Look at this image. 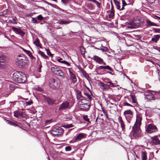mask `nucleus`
<instances>
[{
    "mask_svg": "<svg viewBox=\"0 0 160 160\" xmlns=\"http://www.w3.org/2000/svg\"><path fill=\"white\" fill-rule=\"evenodd\" d=\"M15 61L19 67L23 68H27L29 64L28 58L23 54L18 55Z\"/></svg>",
    "mask_w": 160,
    "mask_h": 160,
    "instance_id": "nucleus-1",
    "label": "nucleus"
},
{
    "mask_svg": "<svg viewBox=\"0 0 160 160\" xmlns=\"http://www.w3.org/2000/svg\"><path fill=\"white\" fill-rule=\"evenodd\" d=\"M142 118L139 115H137L136 121L132 127V134L134 137H136L141 133L140 126L141 124Z\"/></svg>",
    "mask_w": 160,
    "mask_h": 160,
    "instance_id": "nucleus-2",
    "label": "nucleus"
},
{
    "mask_svg": "<svg viewBox=\"0 0 160 160\" xmlns=\"http://www.w3.org/2000/svg\"><path fill=\"white\" fill-rule=\"evenodd\" d=\"M13 78L15 81L19 83H24L27 80L26 75L20 72H15L13 74Z\"/></svg>",
    "mask_w": 160,
    "mask_h": 160,
    "instance_id": "nucleus-3",
    "label": "nucleus"
},
{
    "mask_svg": "<svg viewBox=\"0 0 160 160\" xmlns=\"http://www.w3.org/2000/svg\"><path fill=\"white\" fill-rule=\"evenodd\" d=\"M156 127L152 124H148L146 128V131L148 133H151L157 131Z\"/></svg>",
    "mask_w": 160,
    "mask_h": 160,
    "instance_id": "nucleus-4",
    "label": "nucleus"
},
{
    "mask_svg": "<svg viewBox=\"0 0 160 160\" xmlns=\"http://www.w3.org/2000/svg\"><path fill=\"white\" fill-rule=\"evenodd\" d=\"M14 116L17 118H25L26 115L24 112L19 111H16L14 112Z\"/></svg>",
    "mask_w": 160,
    "mask_h": 160,
    "instance_id": "nucleus-5",
    "label": "nucleus"
},
{
    "mask_svg": "<svg viewBox=\"0 0 160 160\" xmlns=\"http://www.w3.org/2000/svg\"><path fill=\"white\" fill-rule=\"evenodd\" d=\"M58 83V82L57 81L53 79L50 83L49 86L51 88L53 89L59 88L60 87V82H59V83Z\"/></svg>",
    "mask_w": 160,
    "mask_h": 160,
    "instance_id": "nucleus-6",
    "label": "nucleus"
},
{
    "mask_svg": "<svg viewBox=\"0 0 160 160\" xmlns=\"http://www.w3.org/2000/svg\"><path fill=\"white\" fill-rule=\"evenodd\" d=\"M7 59L6 56L1 55H0V67L2 68L5 67V64Z\"/></svg>",
    "mask_w": 160,
    "mask_h": 160,
    "instance_id": "nucleus-7",
    "label": "nucleus"
},
{
    "mask_svg": "<svg viewBox=\"0 0 160 160\" xmlns=\"http://www.w3.org/2000/svg\"><path fill=\"white\" fill-rule=\"evenodd\" d=\"M70 108V103L68 101H65L61 104V110H65Z\"/></svg>",
    "mask_w": 160,
    "mask_h": 160,
    "instance_id": "nucleus-8",
    "label": "nucleus"
},
{
    "mask_svg": "<svg viewBox=\"0 0 160 160\" xmlns=\"http://www.w3.org/2000/svg\"><path fill=\"white\" fill-rule=\"evenodd\" d=\"M152 142L155 145H160V140L158 136H155L151 137Z\"/></svg>",
    "mask_w": 160,
    "mask_h": 160,
    "instance_id": "nucleus-9",
    "label": "nucleus"
},
{
    "mask_svg": "<svg viewBox=\"0 0 160 160\" xmlns=\"http://www.w3.org/2000/svg\"><path fill=\"white\" fill-rule=\"evenodd\" d=\"M12 29L17 34H18L21 36H23L25 34V33L21 29L17 28L16 27H12Z\"/></svg>",
    "mask_w": 160,
    "mask_h": 160,
    "instance_id": "nucleus-10",
    "label": "nucleus"
},
{
    "mask_svg": "<svg viewBox=\"0 0 160 160\" xmlns=\"http://www.w3.org/2000/svg\"><path fill=\"white\" fill-rule=\"evenodd\" d=\"M92 59L94 60L96 62L100 64H102V63L103 62V59L96 55L94 56Z\"/></svg>",
    "mask_w": 160,
    "mask_h": 160,
    "instance_id": "nucleus-11",
    "label": "nucleus"
},
{
    "mask_svg": "<svg viewBox=\"0 0 160 160\" xmlns=\"http://www.w3.org/2000/svg\"><path fill=\"white\" fill-rule=\"evenodd\" d=\"M91 100L86 99L85 98H83L79 100L78 103L80 104H90Z\"/></svg>",
    "mask_w": 160,
    "mask_h": 160,
    "instance_id": "nucleus-12",
    "label": "nucleus"
},
{
    "mask_svg": "<svg viewBox=\"0 0 160 160\" xmlns=\"http://www.w3.org/2000/svg\"><path fill=\"white\" fill-rule=\"evenodd\" d=\"M69 71V74L70 75V79H71L72 82L73 83H76L77 82V79L75 75L70 70V69L68 68Z\"/></svg>",
    "mask_w": 160,
    "mask_h": 160,
    "instance_id": "nucleus-13",
    "label": "nucleus"
},
{
    "mask_svg": "<svg viewBox=\"0 0 160 160\" xmlns=\"http://www.w3.org/2000/svg\"><path fill=\"white\" fill-rule=\"evenodd\" d=\"M79 107L80 109L83 111H88L90 107V104H80Z\"/></svg>",
    "mask_w": 160,
    "mask_h": 160,
    "instance_id": "nucleus-14",
    "label": "nucleus"
},
{
    "mask_svg": "<svg viewBox=\"0 0 160 160\" xmlns=\"http://www.w3.org/2000/svg\"><path fill=\"white\" fill-rule=\"evenodd\" d=\"M51 70L54 74L58 76H60V70L59 68L54 66L51 68Z\"/></svg>",
    "mask_w": 160,
    "mask_h": 160,
    "instance_id": "nucleus-15",
    "label": "nucleus"
},
{
    "mask_svg": "<svg viewBox=\"0 0 160 160\" xmlns=\"http://www.w3.org/2000/svg\"><path fill=\"white\" fill-rule=\"evenodd\" d=\"M97 68L98 70L107 69L110 71H112L113 70L108 65L106 66H99Z\"/></svg>",
    "mask_w": 160,
    "mask_h": 160,
    "instance_id": "nucleus-16",
    "label": "nucleus"
},
{
    "mask_svg": "<svg viewBox=\"0 0 160 160\" xmlns=\"http://www.w3.org/2000/svg\"><path fill=\"white\" fill-rule=\"evenodd\" d=\"M146 25L147 27H151L152 26H158L152 22L150 20L147 19L146 20Z\"/></svg>",
    "mask_w": 160,
    "mask_h": 160,
    "instance_id": "nucleus-17",
    "label": "nucleus"
},
{
    "mask_svg": "<svg viewBox=\"0 0 160 160\" xmlns=\"http://www.w3.org/2000/svg\"><path fill=\"white\" fill-rule=\"evenodd\" d=\"M45 100L47 102L48 104L52 106L53 104H56L57 102H56L55 101H53L49 98H46Z\"/></svg>",
    "mask_w": 160,
    "mask_h": 160,
    "instance_id": "nucleus-18",
    "label": "nucleus"
},
{
    "mask_svg": "<svg viewBox=\"0 0 160 160\" xmlns=\"http://www.w3.org/2000/svg\"><path fill=\"white\" fill-rule=\"evenodd\" d=\"M145 98L148 101L154 100L155 99V97L151 93L148 94H145Z\"/></svg>",
    "mask_w": 160,
    "mask_h": 160,
    "instance_id": "nucleus-19",
    "label": "nucleus"
},
{
    "mask_svg": "<svg viewBox=\"0 0 160 160\" xmlns=\"http://www.w3.org/2000/svg\"><path fill=\"white\" fill-rule=\"evenodd\" d=\"M118 120L120 124V125L122 130H124L125 128V125L122 119V117L120 116L118 118Z\"/></svg>",
    "mask_w": 160,
    "mask_h": 160,
    "instance_id": "nucleus-20",
    "label": "nucleus"
},
{
    "mask_svg": "<svg viewBox=\"0 0 160 160\" xmlns=\"http://www.w3.org/2000/svg\"><path fill=\"white\" fill-rule=\"evenodd\" d=\"M76 95L77 96V98L79 100L80 99L83 98V97L82 95L81 92L79 90H76Z\"/></svg>",
    "mask_w": 160,
    "mask_h": 160,
    "instance_id": "nucleus-21",
    "label": "nucleus"
},
{
    "mask_svg": "<svg viewBox=\"0 0 160 160\" xmlns=\"http://www.w3.org/2000/svg\"><path fill=\"white\" fill-rule=\"evenodd\" d=\"M113 1L116 6L117 8L120 11L122 10L121 9L122 8L120 7V3L117 0H113Z\"/></svg>",
    "mask_w": 160,
    "mask_h": 160,
    "instance_id": "nucleus-22",
    "label": "nucleus"
},
{
    "mask_svg": "<svg viewBox=\"0 0 160 160\" xmlns=\"http://www.w3.org/2000/svg\"><path fill=\"white\" fill-rule=\"evenodd\" d=\"M21 48L23 50V51L25 52L31 58V59H34V57H33L30 51L27 50L22 48Z\"/></svg>",
    "mask_w": 160,
    "mask_h": 160,
    "instance_id": "nucleus-23",
    "label": "nucleus"
},
{
    "mask_svg": "<svg viewBox=\"0 0 160 160\" xmlns=\"http://www.w3.org/2000/svg\"><path fill=\"white\" fill-rule=\"evenodd\" d=\"M147 153L146 152H142L141 153V159L142 160H147Z\"/></svg>",
    "mask_w": 160,
    "mask_h": 160,
    "instance_id": "nucleus-24",
    "label": "nucleus"
},
{
    "mask_svg": "<svg viewBox=\"0 0 160 160\" xmlns=\"http://www.w3.org/2000/svg\"><path fill=\"white\" fill-rule=\"evenodd\" d=\"M85 134L81 133L79 134L75 138V140H79L84 137Z\"/></svg>",
    "mask_w": 160,
    "mask_h": 160,
    "instance_id": "nucleus-25",
    "label": "nucleus"
},
{
    "mask_svg": "<svg viewBox=\"0 0 160 160\" xmlns=\"http://www.w3.org/2000/svg\"><path fill=\"white\" fill-rule=\"evenodd\" d=\"M160 38V36L159 35H155L154 36L153 38H152V40L156 42L159 40Z\"/></svg>",
    "mask_w": 160,
    "mask_h": 160,
    "instance_id": "nucleus-26",
    "label": "nucleus"
},
{
    "mask_svg": "<svg viewBox=\"0 0 160 160\" xmlns=\"http://www.w3.org/2000/svg\"><path fill=\"white\" fill-rule=\"evenodd\" d=\"M133 114V112L130 110H128L125 111L124 112V115H132Z\"/></svg>",
    "mask_w": 160,
    "mask_h": 160,
    "instance_id": "nucleus-27",
    "label": "nucleus"
},
{
    "mask_svg": "<svg viewBox=\"0 0 160 160\" xmlns=\"http://www.w3.org/2000/svg\"><path fill=\"white\" fill-rule=\"evenodd\" d=\"M38 53L41 55V56L43 58H44L45 59H46V58H47L48 57L46 55H45L44 53L39 50V51H38Z\"/></svg>",
    "mask_w": 160,
    "mask_h": 160,
    "instance_id": "nucleus-28",
    "label": "nucleus"
},
{
    "mask_svg": "<svg viewBox=\"0 0 160 160\" xmlns=\"http://www.w3.org/2000/svg\"><path fill=\"white\" fill-rule=\"evenodd\" d=\"M62 59L61 58V60ZM61 63L64 64L67 67L69 66L70 65V64L69 62L65 60L61 61Z\"/></svg>",
    "mask_w": 160,
    "mask_h": 160,
    "instance_id": "nucleus-29",
    "label": "nucleus"
},
{
    "mask_svg": "<svg viewBox=\"0 0 160 160\" xmlns=\"http://www.w3.org/2000/svg\"><path fill=\"white\" fill-rule=\"evenodd\" d=\"M33 43L38 47H40V42L39 40L38 39H37L34 40Z\"/></svg>",
    "mask_w": 160,
    "mask_h": 160,
    "instance_id": "nucleus-30",
    "label": "nucleus"
},
{
    "mask_svg": "<svg viewBox=\"0 0 160 160\" xmlns=\"http://www.w3.org/2000/svg\"><path fill=\"white\" fill-rule=\"evenodd\" d=\"M152 17L154 19L158 20L159 22H160V17L155 15H153L152 16Z\"/></svg>",
    "mask_w": 160,
    "mask_h": 160,
    "instance_id": "nucleus-31",
    "label": "nucleus"
},
{
    "mask_svg": "<svg viewBox=\"0 0 160 160\" xmlns=\"http://www.w3.org/2000/svg\"><path fill=\"white\" fill-rule=\"evenodd\" d=\"M70 22L68 20H62L61 21V24H67L70 23Z\"/></svg>",
    "mask_w": 160,
    "mask_h": 160,
    "instance_id": "nucleus-32",
    "label": "nucleus"
},
{
    "mask_svg": "<svg viewBox=\"0 0 160 160\" xmlns=\"http://www.w3.org/2000/svg\"><path fill=\"white\" fill-rule=\"evenodd\" d=\"M101 86L105 88H108L110 86L107 84L101 83Z\"/></svg>",
    "mask_w": 160,
    "mask_h": 160,
    "instance_id": "nucleus-33",
    "label": "nucleus"
},
{
    "mask_svg": "<svg viewBox=\"0 0 160 160\" xmlns=\"http://www.w3.org/2000/svg\"><path fill=\"white\" fill-rule=\"evenodd\" d=\"M122 7L121 9L123 10L124 9V7L127 5V3L124 0H122Z\"/></svg>",
    "mask_w": 160,
    "mask_h": 160,
    "instance_id": "nucleus-34",
    "label": "nucleus"
},
{
    "mask_svg": "<svg viewBox=\"0 0 160 160\" xmlns=\"http://www.w3.org/2000/svg\"><path fill=\"white\" fill-rule=\"evenodd\" d=\"M32 103V102L30 100L25 102V103H24V105L26 106H28L31 105Z\"/></svg>",
    "mask_w": 160,
    "mask_h": 160,
    "instance_id": "nucleus-35",
    "label": "nucleus"
},
{
    "mask_svg": "<svg viewBox=\"0 0 160 160\" xmlns=\"http://www.w3.org/2000/svg\"><path fill=\"white\" fill-rule=\"evenodd\" d=\"M114 11H110V13L109 14V17L110 18L114 16Z\"/></svg>",
    "mask_w": 160,
    "mask_h": 160,
    "instance_id": "nucleus-36",
    "label": "nucleus"
},
{
    "mask_svg": "<svg viewBox=\"0 0 160 160\" xmlns=\"http://www.w3.org/2000/svg\"><path fill=\"white\" fill-rule=\"evenodd\" d=\"M84 94L87 97V99H88L91 100L92 97L90 95L87 93H84Z\"/></svg>",
    "mask_w": 160,
    "mask_h": 160,
    "instance_id": "nucleus-37",
    "label": "nucleus"
},
{
    "mask_svg": "<svg viewBox=\"0 0 160 160\" xmlns=\"http://www.w3.org/2000/svg\"><path fill=\"white\" fill-rule=\"evenodd\" d=\"M69 0H61L62 2L64 4L66 5L69 2Z\"/></svg>",
    "mask_w": 160,
    "mask_h": 160,
    "instance_id": "nucleus-38",
    "label": "nucleus"
},
{
    "mask_svg": "<svg viewBox=\"0 0 160 160\" xmlns=\"http://www.w3.org/2000/svg\"><path fill=\"white\" fill-rule=\"evenodd\" d=\"M130 97L132 98V100L133 102H136V99H135V97L133 95H131Z\"/></svg>",
    "mask_w": 160,
    "mask_h": 160,
    "instance_id": "nucleus-39",
    "label": "nucleus"
},
{
    "mask_svg": "<svg viewBox=\"0 0 160 160\" xmlns=\"http://www.w3.org/2000/svg\"><path fill=\"white\" fill-rule=\"evenodd\" d=\"M80 50L81 51V52L82 54H85V48H80Z\"/></svg>",
    "mask_w": 160,
    "mask_h": 160,
    "instance_id": "nucleus-40",
    "label": "nucleus"
},
{
    "mask_svg": "<svg viewBox=\"0 0 160 160\" xmlns=\"http://www.w3.org/2000/svg\"><path fill=\"white\" fill-rule=\"evenodd\" d=\"M9 88L12 91L13 90L15 89L14 85L13 84H11L10 85Z\"/></svg>",
    "mask_w": 160,
    "mask_h": 160,
    "instance_id": "nucleus-41",
    "label": "nucleus"
},
{
    "mask_svg": "<svg viewBox=\"0 0 160 160\" xmlns=\"http://www.w3.org/2000/svg\"><path fill=\"white\" fill-rule=\"evenodd\" d=\"M94 3H95L96 4L97 7L98 8H100V3L98 2L95 0V2Z\"/></svg>",
    "mask_w": 160,
    "mask_h": 160,
    "instance_id": "nucleus-42",
    "label": "nucleus"
},
{
    "mask_svg": "<svg viewBox=\"0 0 160 160\" xmlns=\"http://www.w3.org/2000/svg\"><path fill=\"white\" fill-rule=\"evenodd\" d=\"M72 124H70L69 125H67L65 126H62V127H65L66 128H69L72 127Z\"/></svg>",
    "mask_w": 160,
    "mask_h": 160,
    "instance_id": "nucleus-43",
    "label": "nucleus"
},
{
    "mask_svg": "<svg viewBox=\"0 0 160 160\" xmlns=\"http://www.w3.org/2000/svg\"><path fill=\"white\" fill-rule=\"evenodd\" d=\"M36 89L37 91H42L43 90L42 88H41V87H39L38 86L36 87Z\"/></svg>",
    "mask_w": 160,
    "mask_h": 160,
    "instance_id": "nucleus-44",
    "label": "nucleus"
},
{
    "mask_svg": "<svg viewBox=\"0 0 160 160\" xmlns=\"http://www.w3.org/2000/svg\"><path fill=\"white\" fill-rule=\"evenodd\" d=\"M7 123L8 124H10L11 125H13V126H17L16 125H15L14 123L13 122H12L8 120L7 121Z\"/></svg>",
    "mask_w": 160,
    "mask_h": 160,
    "instance_id": "nucleus-45",
    "label": "nucleus"
},
{
    "mask_svg": "<svg viewBox=\"0 0 160 160\" xmlns=\"http://www.w3.org/2000/svg\"><path fill=\"white\" fill-rule=\"evenodd\" d=\"M65 149L67 151H70L71 149V148L70 146H67L65 147Z\"/></svg>",
    "mask_w": 160,
    "mask_h": 160,
    "instance_id": "nucleus-46",
    "label": "nucleus"
},
{
    "mask_svg": "<svg viewBox=\"0 0 160 160\" xmlns=\"http://www.w3.org/2000/svg\"><path fill=\"white\" fill-rule=\"evenodd\" d=\"M32 22L34 23H37L38 22L36 19L34 18H32Z\"/></svg>",
    "mask_w": 160,
    "mask_h": 160,
    "instance_id": "nucleus-47",
    "label": "nucleus"
},
{
    "mask_svg": "<svg viewBox=\"0 0 160 160\" xmlns=\"http://www.w3.org/2000/svg\"><path fill=\"white\" fill-rule=\"evenodd\" d=\"M37 19L39 20H42L43 19V17L41 15H39L37 17Z\"/></svg>",
    "mask_w": 160,
    "mask_h": 160,
    "instance_id": "nucleus-48",
    "label": "nucleus"
},
{
    "mask_svg": "<svg viewBox=\"0 0 160 160\" xmlns=\"http://www.w3.org/2000/svg\"><path fill=\"white\" fill-rule=\"evenodd\" d=\"M154 32H160V29L159 28H155L154 29Z\"/></svg>",
    "mask_w": 160,
    "mask_h": 160,
    "instance_id": "nucleus-49",
    "label": "nucleus"
},
{
    "mask_svg": "<svg viewBox=\"0 0 160 160\" xmlns=\"http://www.w3.org/2000/svg\"><path fill=\"white\" fill-rule=\"evenodd\" d=\"M46 50L47 52V54H48V55L49 56H51L52 55L49 49H46Z\"/></svg>",
    "mask_w": 160,
    "mask_h": 160,
    "instance_id": "nucleus-50",
    "label": "nucleus"
},
{
    "mask_svg": "<svg viewBox=\"0 0 160 160\" xmlns=\"http://www.w3.org/2000/svg\"><path fill=\"white\" fill-rule=\"evenodd\" d=\"M138 20L139 21V23H142L144 22V20L143 19H142V18H140L138 19Z\"/></svg>",
    "mask_w": 160,
    "mask_h": 160,
    "instance_id": "nucleus-51",
    "label": "nucleus"
},
{
    "mask_svg": "<svg viewBox=\"0 0 160 160\" xmlns=\"http://www.w3.org/2000/svg\"><path fill=\"white\" fill-rule=\"evenodd\" d=\"M55 133V131L54 130H53L51 132V134H53V135H54L55 136H56L57 135H58V134L57 133Z\"/></svg>",
    "mask_w": 160,
    "mask_h": 160,
    "instance_id": "nucleus-52",
    "label": "nucleus"
},
{
    "mask_svg": "<svg viewBox=\"0 0 160 160\" xmlns=\"http://www.w3.org/2000/svg\"><path fill=\"white\" fill-rule=\"evenodd\" d=\"M124 104L125 106H132V105L127 102H124Z\"/></svg>",
    "mask_w": 160,
    "mask_h": 160,
    "instance_id": "nucleus-53",
    "label": "nucleus"
},
{
    "mask_svg": "<svg viewBox=\"0 0 160 160\" xmlns=\"http://www.w3.org/2000/svg\"><path fill=\"white\" fill-rule=\"evenodd\" d=\"M147 1L150 3H152L154 2L155 0H147Z\"/></svg>",
    "mask_w": 160,
    "mask_h": 160,
    "instance_id": "nucleus-54",
    "label": "nucleus"
},
{
    "mask_svg": "<svg viewBox=\"0 0 160 160\" xmlns=\"http://www.w3.org/2000/svg\"><path fill=\"white\" fill-rule=\"evenodd\" d=\"M61 54H62V55H66V53L62 50L61 51Z\"/></svg>",
    "mask_w": 160,
    "mask_h": 160,
    "instance_id": "nucleus-55",
    "label": "nucleus"
},
{
    "mask_svg": "<svg viewBox=\"0 0 160 160\" xmlns=\"http://www.w3.org/2000/svg\"><path fill=\"white\" fill-rule=\"evenodd\" d=\"M158 80H159V81L160 82V71L158 70Z\"/></svg>",
    "mask_w": 160,
    "mask_h": 160,
    "instance_id": "nucleus-56",
    "label": "nucleus"
},
{
    "mask_svg": "<svg viewBox=\"0 0 160 160\" xmlns=\"http://www.w3.org/2000/svg\"><path fill=\"white\" fill-rule=\"evenodd\" d=\"M84 119L87 121H88L89 120V119L88 118L87 116L84 117Z\"/></svg>",
    "mask_w": 160,
    "mask_h": 160,
    "instance_id": "nucleus-57",
    "label": "nucleus"
},
{
    "mask_svg": "<svg viewBox=\"0 0 160 160\" xmlns=\"http://www.w3.org/2000/svg\"><path fill=\"white\" fill-rule=\"evenodd\" d=\"M111 5H112L111 10V11H114V8H113V6L112 5V1L111 2Z\"/></svg>",
    "mask_w": 160,
    "mask_h": 160,
    "instance_id": "nucleus-58",
    "label": "nucleus"
},
{
    "mask_svg": "<svg viewBox=\"0 0 160 160\" xmlns=\"http://www.w3.org/2000/svg\"><path fill=\"white\" fill-rule=\"evenodd\" d=\"M61 77H62V78H64V74L62 72H61Z\"/></svg>",
    "mask_w": 160,
    "mask_h": 160,
    "instance_id": "nucleus-59",
    "label": "nucleus"
},
{
    "mask_svg": "<svg viewBox=\"0 0 160 160\" xmlns=\"http://www.w3.org/2000/svg\"><path fill=\"white\" fill-rule=\"evenodd\" d=\"M156 50L160 52V48H158Z\"/></svg>",
    "mask_w": 160,
    "mask_h": 160,
    "instance_id": "nucleus-60",
    "label": "nucleus"
},
{
    "mask_svg": "<svg viewBox=\"0 0 160 160\" xmlns=\"http://www.w3.org/2000/svg\"><path fill=\"white\" fill-rule=\"evenodd\" d=\"M129 28H134V27L133 26H131L129 27H128Z\"/></svg>",
    "mask_w": 160,
    "mask_h": 160,
    "instance_id": "nucleus-61",
    "label": "nucleus"
},
{
    "mask_svg": "<svg viewBox=\"0 0 160 160\" xmlns=\"http://www.w3.org/2000/svg\"><path fill=\"white\" fill-rule=\"evenodd\" d=\"M63 131L64 130L62 128H61V133H62L63 132Z\"/></svg>",
    "mask_w": 160,
    "mask_h": 160,
    "instance_id": "nucleus-62",
    "label": "nucleus"
},
{
    "mask_svg": "<svg viewBox=\"0 0 160 160\" xmlns=\"http://www.w3.org/2000/svg\"><path fill=\"white\" fill-rule=\"evenodd\" d=\"M102 112H103V113L104 114H105V110L104 109L102 108Z\"/></svg>",
    "mask_w": 160,
    "mask_h": 160,
    "instance_id": "nucleus-63",
    "label": "nucleus"
},
{
    "mask_svg": "<svg viewBox=\"0 0 160 160\" xmlns=\"http://www.w3.org/2000/svg\"><path fill=\"white\" fill-rule=\"evenodd\" d=\"M86 88H87V89L88 90V91H89L91 92V91H90V89L88 87H86Z\"/></svg>",
    "mask_w": 160,
    "mask_h": 160,
    "instance_id": "nucleus-64",
    "label": "nucleus"
}]
</instances>
